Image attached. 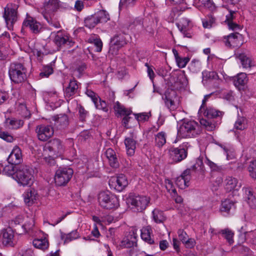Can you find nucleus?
Masks as SVG:
<instances>
[{"label": "nucleus", "instance_id": "nucleus-44", "mask_svg": "<svg viewBox=\"0 0 256 256\" xmlns=\"http://www.w3.org/2000/svg\"><path fill=\"white\" fill-rule=\"evenodd\" d=\"M138 0H120L119 4V8L122 10L123 8H127L133 7Z\"/></svg>", "mask_w": 256, "mask_h": 256}, {"label": "nucleus", "instance_id": "nucleus-22", "mask_svg": "<svg viewBox=\"0 0 256 256\" xmlns=\"http://www.w3.org/2000/svg\"><path fill=\"white\" fill-rule=\"evenodd\" d=\"M176 25L179 30L184 34V36L190 37L189 34L186 33L187 30H189L192 26V22L190 19L186 18H182Z\"/></svg>", "mask_w": 256, "mask_h": 256}, {"label": "nucleus", "instance_id": "nucleus-50", "mask_svg": "<svg viewBox=\"0 0 256 256\" xmlns=\"http://www.w3.org/2000/svg\"><path fill=\"white\" fill-rule=\"evenodd\" d=\"M80 237V234L77 230H72L70 232L66 234L64 237V243L69 242L73 240L78 238Z\"/></svg>", "mask_w": 256, "mask_h": 256}, {"label": "nucleus", "instance_id": "nucleus-24", "mask_svg": "<svg viewBox=\"0 0 256 256\" xmlns=\"http://www.w3.org/2000/svg\"><path fill=\"white\" fill-rule=\"evenodd\" d=\"M248 81V78L246 73L241 72L238 74L236 76H235L234 83L236 87L238 90H244V86L247 84Z\"/></svg>", "mask_w": 256, "mask_h": 256}, {"label": "nucleus", "instance_id": "nucleus-43", "mask_svg": "<svg viewBox=\"0 0 256 256\" xmlns=\"http://www.w3.org/2000/svg\"><path fill=\"white\" fill-rule=\"evenodd\" d=\"M242 236V242H243L246 238H250V242L254 244H256V230L249 232H245Z\"/></svg>", "mask_w": 256, "mask_h": 256}, {"label": "nucleus", "instance_id": "nucleus-46", "mask_svg": "<svg viewBox=\"0 0 256 256\" xmlns=\"http://www.w3.org/2000/svg\"><path fill=\"white\" fill-rule=\"evenodd\" d=\"M14 164H10L6 166L3 169V173L8 176H12L14 178L16 171V168Z\"/></svg>", "mask_w": 256, "mask_h": 256}, {"label": "nucleus", "instance_id": "nucleus-39", "mask_svg": "<svg viewBox=\"0 0 256 256\" xmlns=\"http://www.w3.org/2000/svg\"><path fill=\"white\" fill-rule=\"evenodd\" d=\"M218 233L221 234L222 235L226 240L230 244H233L234 233L232 230L229 228H225L222 230Z\"/></svg>", "mask_w": 256, "mask_h": 256}, {"label": "nucleus", "instance_id": "nucleus-6", "mask_svg": "<svg viewBox=\"0 0 256 256\" xmlns=\"http://www.w3.org/2000/svg\"><path fill=\"white\" fill-rule=\"evenodd\" d=\"M100 206L106 210L114 209L119 206L118 198L108 191L102 192L98 196Z\"/></svg>", "mask_w": 256, "mask_h": 256}, {"label": "nucleus", "instance_id": "nucleus-18", "mask_svg": "<svg viewBox=\"0 0 256 256\" xmlns=\"http://www.w3.org/2000/svg\"><path fill=\"white\" fill-rule=\"evenodd\" d=\"M80 84L74 78L70 80L68 85L65 88L64 93L65 96L70 98L78 92Z\"/></svg>", "mask_w": 256, "mask_h": 256}, {"label": "nucleus", "instance_id": "nucleus-48", "mask_svg": "<svg viewBox=\"0 0 256 256\" xmlns=\"http://www.w3.org/2000/svg\"><path fill=\"white\" fill-rule=\"evenodd\" d=\"M232 206H234V203L230 200H226L222 202L220 210L228 212Z\"/></svg>", "mask_w": 256, "mask_h": 256}, {"label": "nucleus", "instance_id": "nucleus-12", "mask_svg": "<svg viewBox=\"0 0 256 256\" xmlns=\"http://www.w3.org/2000/svg\"><path fill=\"white\" fill-rule=\"evenodd\" d=\"M27 28H30L32 33L36 34L40 32L42 26L40 22L34 18L30 16H27L22 23V32H23Z\"/></svg>", "mask_w": 256, "mask_h": 256}, {"label": "nucleus", "instance_id": "nucleus-8", "mask_svg": "<svg viewBox=\"0 0 256 256\" xmlns=\"http://www.w3.org/2000/svg\"><path fill=\"white\" fill-rule=\"evenodd\" d=\"M73 174V170L70 168H60L56 172L55 184L58 186H65L70 180Z\"/></svg>", "mask_w": 256, "mask_h": 256}, {"label": "nucleus", "instance_id": "nucleus-58", "mask_svg": "<svg viewBox=\"0 0 256 256\" xmlns=\"http://www.w3.org/2000/svg\"><path fill=\"white\" fill-rule=\"evenodd\" d=\"M135 118L138 122H142L147 120L149 118V115L148 113L143 112L138 114H134Z\"/></svg>", "mask_w": 256, "mask_h": 256}, {"label": "nucleus", "instance_id": "nucleus-41", "mask_svg": "<svg viewBox=\"0 0 256 256\" xmlns=\"http://www.w3.org/2000/svg\"><path fill=\"white\" fill-rule=\"evenodd\" d=\"M98 24V22L95 14L87 17L84 20L85 26L90 28H94Z\"/></svg>", "mask_w": 256, "mask_h": 256}, {"label": "nucleus", "instance_id": "nucleus-4", "mask_svg": "<svg viewBox=\"0 0 256 256\" xmlns=\"http://www.w3.org/2000/svg\"><path fill=\"white\" fill-rule=\"evenodd\" d=\"M26 68L23 64L14 62L10 66L8 74L12 82L15 84H20L26 80Z\"/></svg>", "mask_w": 256, "mask_h": 256}, {"label": "nucleus", "instance_id": "nucleus-61", "mask_svg": "<svg viewBox=\"0 0 256 256\" xmlns=\"http://www.w3.org/2000/svg\"><path fill=\"white\" fill-rule=\"evenodd\" d=\"M180 240L184 243L188 239V236L186 233L182 230H179L178 232Z\"/></svg>", "mask_w": 256, "mask_h": 256}, {"label": "nucleus", "instance_id": "nucleus-40", "mask_svg": "<svg viewBox=\"0 0 256 256\" xmlns=\"http://www.w3.org/2000/svg\"><path fill=\"white\" fill-rule=\"evenodd\" d=\"M98 23L106 22L110 20V16L106 10H100L95 14Z\"/></svg>", "mask_w": 256, "mask_h": 256}, {"label": "nucleus", "instance_id": "nucleus-28", "mask_svg": "<svg viewBox=\"0 0 256 256\" xmlns=\"http://www.w3.org/2000/svg\"><path fill=\"white\" fill-rule=\"evenodd\" d=\"M242 38V35L238 32L231 34L224 38L225 39V44L227 46H234L235 44H237L238 40H241Z\"/></svg>", "mask_w": 256, "mask_h": 256}, {"label": "nucleus", "instance_id": "nucleus-21", "mask_svg": "<svg viewBox=\"0 0 256 256\" xmlns=\"http://www.w3.org/2000/svg\"><path fill=\"white\" fill-rule=\"evenodd\" d=\"M14 232L10 228H8L3 230L2 242L6 246H12L14 244Z\"/></svg>", "mask_w": 256, "mask_h": 256}, {"label": "nucleus", "instance_id": "nucleus-47", "mask_svg": "<svg viewBox=\"0 0 256 256\" xmlns=\"http://www.w3.org/2000/svg\"><path fill=\"white\" fill-rule=\"evenodd\" d=\"M189 68L190 70L194 73L200 72L201 70V63L200 60H193L191 62Z\"/></svg>", "mask_w": 256, "mask_h": 256}, {"label": "nucleus", "instance_id": "nucleus-52", "mask_svg": "<svg viewBox=\"0 0 256 256\" xmlns=\"http://www.w3.org/2000/svg\"><path fill=\"white\" fill-rule=\"evenodd\" d=\"M96 108L102 110L104 112H107L108 108L105 101L102 100L99 98L94 102Z\"/></svg>", "mask_w": 256, "mask_h": 256}, {"label": "nucleus", "instance_id": "nucleus-3", "mask_svg": "<svg viewBox=\"0 0 256 256\" xmlns=\"http://www.w3.org/2000/svg\"><path fill=\"white\" fill-rule=\"evenodd\" d=\"M202 130L198 124L194 120L185 121L178 130L179 137L183 138H194L200 134Z\"/></svg>", "mask_w": 256, "mask_h": 256}, {"label": "nucleus", "instance_id": "nucleus-16", "mask_svg": "<svg viewBox=\"0 0 256 256\" xmlns=\"http://www.w3.org/2000/svg\"><path fill=\"white\" fill-rule=\"evenodd\" d=\"M170 156L172 160L176 162H180L187 156L186 150L180 146L172 148L170 150Z\"/></svg>", "mask_w": 256, "mask_h": 256}, {"label": "nucleus", "instance_id": "nucleus-11", "mask_svg": "<svg viewBox=\"0 0 256 256\" xmlns=\"http://www.w3.org/2000/svg\"><path fill=\"white\" fill-rule=\"evenodd\" d=\"M38 138L42 142H46L54 134V129L48 125L40 124L36 126L35 130Z\"/></svg>", "mask_w": 256, "mask_h": 256}, {"label": "nucleus", "instance_id": "nucleus-42", "mask_svg": "<svg viewBox=\"0 0 256 256\" xmlns=\"http://www.w3.org/2000/svg\"><path fill=\"white\" fill-rule=\"evenodd\" d=\"M200 124L208 131L213 130L216 128V124L212 120H207L202 118L200 120Z\"/></svg>", "mask_w": 256, "mask_h": 256}, {"label": "nucleus", "instance_id": "nucleus-14", "mask_svg": "<svg viewBox=\"0 0 256 256\" xmlns=\"http://www.w3.org/2000/svg\"><path fill=\"white\" fill-rule=\"evenodd\" d=\"M46 148L56 156L61 154L64 150L62 142L57 138L50 140L46 146Z\"/></svg>", "mask_w": 256, "mask_h": 256}, {"label": "nucleus", "instance_id": "nucleus-30", "mask_svg": "<svg viewBox=\"0 0 256 256\" xmlns=\"http://www.w3.org/2000/svg\"><path fill=\"white\" fill-rule=\"evenodd\" d=\"M152 230L150 226L143 227L141 230V238L146 242L150 244H154V240L151 238L150 234Z\"/></svg>", "mask_w": 256, "mask_h": 256}, {"label": "nucleus", "instance_id": "nucleus-55", "mask_svg": "<svg viewBox=\"0 0 256 256\" xmlns=\"http://www.w3.org/2000/svg\"><path fill=\"white\" fill-rule=\"evenodd\" d=\"M204 162L207 164L212 171H218L220 170V166L213 162L211 161L207 156H206Z\"/></svg>", "mask_w": 256, "mask_h": 256}, {"label": "nucleus", "instance_id": "nucleus-5", "mask_svg": "<svg viewBox=\"0 0 256 256\" xmlns=\"http://www.w3.org/2000/svg\"><path fill=\"white\" fill-rule=\"evenodd\" d=\"M150 201V198L145 196L136 195L130 194L126 198V202L132 208L138 212H141L148 206Z\"/></svg>", "mask_w": 256, "mask_h": 256}, {"label": "nucleus", "instance_id": "nucleus-51", "mask_svg": "<svg viewBox=\"0 0 256 256\" xmlns=\"http://www.w3.org/2000/svg\"><path fill=\"white\" fill-rule=\"evenodd\" d=\"M52 73L53 69L52 67L50 66H46L43 67L40 76L41 78H48Z\"/></svg>", "mask_w": 256, "mask_h": 256}, {"label": "nucleus", "instance_id": "nucleus-2", "mask_svg": "<svg viewBox=\"0 0 256 256\" xmlns=\"http://www.w3.org/2000/svg\"><path fill=\"white\" fill-rule=\"evenodd\" d=\"M33 173V170L28 166L20 165L16 166L14 179L21 186H30L34 182Z\"/></svg>", "mask_w": 256, "mask_h": 256}, {"label": "nucleus", "instance_id": "nucleus-13", "mask_svg": "<svg viewBox=\"0 0 256 256\" xmlns=\"http://www.w3.org/2000/svg\"><path fill=\"white\" fill-rule=\"evenodd\" d=\"M176 96V91L172 89H168L165 92L164 95L162 97L166 106L170 110H174L176 108V105L174 101Z\"/></svg>", "mask_w": 256, "mask_h": 256}, {"label": "nucleus", "instance_id": "nucleus-26", "mask_svg": "<svg viewBox=\"0 0 256 256\" xmlns=\"http://www.w3.org/2000/svg\"><path fill=\"white\" fill-rule=\"evenodd\" d=\"M106 156L111 167L116 168L118 166V157L114 150L111 148H108L106 151Z\"/></svg>", "mask_w": 256, "mask_h": 256}, {"label": "nucleus", "instance_id": "nucleus-34", "mask_svg": "<svg viewBox=\"0 0 256 256\" xmlns=\"http://www.w3.org/2000/svg\"><path fill=\"white\" fill-rule=\"evenodd\" d=\"M154 220L156 223H162L166 220V216L164 212L158 209L155 208L152 211Z\"/></svg>", "mask_w": 256, "mask_h": 256}, {"label": "nucleus", "instance_id": "nucleus-49", "mask_svg": "<svg viewBox=\"0 0 256 256\" xmlns=\"http://www.w3.org/2000/svg\"><path fill=\"white\" fill-rule=\"evenodd\" d=\"M0 138L8 142H12L14 140V136L10 133L2 131L1 128H0Z\"/></svg>", "mask_w": 256, "mask_h": 256}, {"label": "nucleus", "instance_id": "nucleus-27", "mask_svg": "<svg viewBox=\"0 0 256 256\" xmlns=\"http://www.w3.org/2000/svg\"><path fill=\"white\" fill-rule=\"evenodd\" d=\"M54 42L58 46H60L64 44H67V43H68V44H70V43L71 42L68 36L61 31L57 32Z\"/></svg>", "mask_w": 256, "mask_h": 256}, {"label": "nucleus", "instance_id": "nucleus-45", "mask_svg": "<svg viewBox=\"0 0 256 256\" xmlns=\"http://www.w3.org/2000/svg\"><path fill=\"white\" fill-rule=\"evenodd\" d=\"M248 170L250 177L256 180V160L250 162Z\"/></svg>", "mask_w": 256, "mask_h": 256}, {"label": "nucleus", "instance_id": "nucleus-62", "mask_svg": "<svg viewBox=\"0 0 256 256\" xmlns=\"http://www.w3.org/2000/svg\"><path fill=\"white\" fill-rule=\"evenodd\" d=\"M86 94L91 98L93 102H95V101H96V100L98 98V95L90 90H86Z\"/></svg>", "mask_w": 256, "mask_h": 256}, {"label": "nucleus", "instance_id": "nucleus-31", "mask_svg": "<svg viewBox=\"0 0 256 256\" xmlns=\"http://www.w3.org/2000/svg\"><path fill=\"white\" fill-rule=\"evenodd\" d=\"M204 114L209 118H220L222 115V112L220 110H216L212 108L209 107L203 110L202 112Z\"/></svg>", "mask_w": 256, "mask_h": 256}, {"label": "nucleus", "instance_id": "nucleus-10", "mask_svg": "<svg viewBox=\"0 0 256 256\" xmlns=\"http://www.w3.org/2000/svg\"><path fill=\"white\" fill-rule=\"evenodd\" d=\"M128 184V181L125 175L119 174L117 176L112 177L109 180V186L111 189L118 192H122Z\"/></svg>", "mask_w": 256, "mask_h": 256}, {"label": "nucleus", "instance_id": "nucleus-17", "mask_svg": "<svg viewBox=\"0 0 256 256\" xmlns=\"http://www.w3.org/2000/svg\"><path fill=\"white\" fill-rule=\"evenodd\" d=\"M9 164L15 165L18 164L22 162V155L20 148L15 146L8 158Z\"/></svg>", "mask_w": 256, "mask_h": 256}, {"label": "nucleus", "instance_id": "nucleus-38", "mask_svg": "<svg viewBox=\"0 0 256 256\" xmlns=\"http://www.w3.org/2000/svg\"><path fill=\"white\" fill-rule=\"evenodd\" d=\"M34 246L38 248L44 250L48 246V242L46 238L35 239L33 240Z\"/></svg>", "mask_w": 256, "mask_h": 256}, {"label": "nucleus", "instance_id": "nucleus-33", "mask_svg": "<svg viewBox=\"0 0 256 256\" xmlns=\"http://www.w3.org/2000/svg\"><path fill=\"white\" fill-rule=\"evenodd\" d=\"M114 108L116 114L120 116L124 115H130L132 114V111L126 108L120 104L118 102H117L115 104Z\"/></svg>", "mask_w": 256, "mask_h": 256}, {"label": "nucleus", "instance_id": "nucleus-60", "mask_svg": "<svg viewBox=\"0 0 256 256\" xmlns=\"http://www.w3.org/2000/svg\"><path fill=\"white\" fill-rule=\"evenodd\" d=\"M93 44L96 46V50L98 52L102 51V42L100 38H96L94 40Z\"/></svg>", "mask_w": 256, "mask_h": 256}, {"label": "nucleus", "instance_id": "nucleus-37", "mask_svg": "<svg viewBox=\"0 0 256 256\" xmlns=\"http://www.w3.org/2000/svg\"><path fill=\"white\" fill-rule=\"evenodd\" d=\"M129 237L124 238L121 242L120 246L123 248H129L133 246L136 243V238L135 236L130 234Z\"/></svg>", "mask_w": 256, "mask_h": 256}, {"label": "nucleus", "instance_id": "nucleus-56", "mask_svg": "<svg viewBox=\"0 0 256 256\" xmlns=\"http://www.w3.org/2000/svg\"><path fill=\"white\" fill-rule=\"evenodd\" d=\"M202 74L203 81L214 79L216 76V74L214 72L204 71Z\"/></svg>", "mask_w": 256, "mask_h": 256}, {"label": "nucleus", "instance_id": "nucleus-64", "mask_svg": "<svg viewBox=\"0 0 256 256\" xmlns=\"http://www.w3.org/2000/svg\"><path fill=\"white\" fill-rule=\"evenodd\" d=\"M222 96L224 99L231 101L234 99L233 92L232 91L225 92L223 94Z\"/></svg>", "mask_w": 256, "mask_h": 256}, {"label": "nucleus", "instance_id": "nucleus-25", "mask_svg": "<svg viewBox=\"0 0 256 256\" xmlns=\"http://www.w3.org/2000/svg\"><path fill=\"white\" fill-rule=\"evenodd\" d=\"M124 142L128 155L130 156H133L135 152L136 148V140L133 136H132L126 138Z\"/></svg>", "mask_w": 256, "mask_h": 256}, {"label": "nucleus", "instance_id": "nucleus-54", "mask_svg": "<svg viewBox=\"0 0 256 256\" xmlns=\"http://www.w3.org/2000/svg\"><path fill=\"white\" fill-rule=\"evenodd\" d=\"M246 120L242 117L238 118L234 124V128L236 130H242L246 128Z\"/></svg>", "mask_w": 256, "mask_h": 256}, {"label": "nucleus", "instance_id": "nucleus-1", "mask_svg": "<svg viewBox=\"0 0 256 256\" xmlns=\"http://www.w3.org/2000/svg\"><path fill=\"white\" fill-rule=\"evenodd\" d=\"M59 8V2L58 0H48L46 1L40 9V12L44 18L49 24L50 25L55 28H60V25L57 20L54 12Z\"/></svg>", "mask_w": 256, "mask_h": 256}, {"label": "nucleus", "instance_id": "nucleus-9", "mask_svg": "<svg viewBox=\"0 0 256 256\" xmlns=\"http://www.w3.org/2000/svg\"><path fill=\"white\" fill-rule=\"evenodd\" d=\"M196 169V165H193L190 168L186 169L178 177L176 180V184L180 189H184L189 186L190 181L192 178V173Z\"/></svg>", "mask_w": 256, "mask_h": 256}, {"label": "nucleus", "instance_id": "nucleus-35", "mask_svg": "<svg viewBox=\"0 0 256 256\" xmlns=\"http://www.w3.org/2000/svg\"><path fill=\"white\" fill-rule=\"evenodd\" d=\"M166 134L164 132L158 133L155 136V144L158 148L162 147L166 143Z\"/></svg>", "mask_w": 256, "mask_h": 256}, {"label": "nucleus", "instance_id": "nucleus-20", "mask_svg": "<svg viewBox=\"0 0 256 256\" xmlns=\"http://www.w3.org/2000/svg\"><path fill=\"white\" fill-rule=\"evenodd\" d=\"M244 194V198L250 207L252 208H256V198L252 190L249 188L242 189Z\"/></svg>", "mask_w": 256, "mask_h": 256}, {"label": "nucleus", "instance_id": "nucleus-29", "mask_svg": "<svg viewBox=\"0 0 256 256\" xmlns=\"http://www.w3.org/2000/svg\"><path fill=\"white\" fill-rule=\"evenodd\" d=\"M6 126L10 129H18L22 128L24 122L21 120L16 118H6L4 122Z\"/></svg>", "mask_w": 256, "mask_h": 256}, {"label": "nucleus", "instance_id": "nucleus-19", "mask_svg": "<svg viewBox=\"0 0 256 256\" xmlns=\"http://www.w3.org/2000/svg\"><path fill=\"white\" fill-rule=\"evenodd\" d=\"M23 197L25 204L30 206L32 205L38 198V194L34 188H29L24 192Z\"/></svg>", "mask_w": 256, "mask_h": 256}, {"label": "nucleus", "instance_id": "nucleus-57", "mask_svg": "<svg viewBox=\"0 0 256 256\" xmlns=\"http://www.w3.org/2000/svg\"><path fill=\"white\" fill-rule=\"evenodd\" d=\"M178 66L180 68H184L189 61V58H178L176 60Z\"/></svg>", "mask_w": 256, "mask_h": 256}, {"label": "nucleus", "instance_id": "nucleus-59", "mask_svg": "<svg viewBox=\"0 0 256 256\" xmlns=\"http://www.w3.org/2000/svg\"><path fill=\"white\" fill-rule=\"evenodd\" d=\"M116 44H114L112 42L110 41V44L109 53L112 55H116L118 54L119 50L120 48Z\"/></svg>", "mask_w": 256, "mask_h": 256}, {"label": "nucleus", "instance_id": "nucleus-23", "mask_svg": "<svg viewBox=\"0 0 256 256\" xmlns=\"http://www.w3.org/2000/svg\"><path fill=\"white\" fill-rule=\"evenodd\" d=\"M240 186V184H239L237 179L228 176L225 180V189L227 192L238 190Z\"/></svg>", "mask_w": 256, "mask_h": 256}, {"label": "nucleus", "instance_id": "nucleus-15", "mask_svg": "<svg viewBox=\"0 0 256 256\" xmlns=\"http://www.w3.org/2000/svg\"><path fill=\"white\" fill-rule=\"evenodd\" d=\"M52 120L54 122L53 124L56 128L60 130L67 128L69 124L68 116L64 114H60L52 116Z\"/></svg>", "mask_w": 256, "mask_h": 256}, {"label": "nucleus", "instance_id": "nucleus-7", "mask_svg": "<svg viewBox=\"0 0 256 256\" xmlns=\"http://www.w3.org/2000/svg\"><path fill=\"white\" fill-rule=\"evenodd\" d=\"M18 6L16 4L9 3L4 8L3 17L8 28L12 30L14 24L18 20Z\"/></svg>", "mask_w": 256, "mask_h": 256}, {"label": "nucleus", "instance_id": "nucleus-36", "mask_svg": "<svg viewBox=\"0 0 256 256\" xmlns=\"http://www.w3.org/2000/svg\"><path fill=\"white\" fill-rule=\"evenodd\" d=\"M112 42L114 44L118 46L119 47L124 46L127 42V40L124 34H118L115 36L111 38Z\"/></svg>", "mask_w": 256, "mask_h": 256}, {"label": "nucleus", "instance_id": "nucleus-63", "mask_svg": "<svg viewBox=\"0 0 256 256\" xmlns=\"http://www.w3.org/2000/svg\"><path fill=\"white\" fill-rule=\"evenodd\" d=\"M145 66L147 67V72L148 76L152 80H153L154 78L155 77V74L152 66H150L148 63H146Z\"/></svg>", "mask_w": 256, "mask_h": 256}, {"label": "nucleus", "instance_id": "nucleus-53", "mask_svg": "<svg viewBox=\"0 0 256 256\" xmlns=\"http://www.w3.org/2000/svg\"><path fill=\"white\" fill-rule=\"evenodd\" d=\"M198 3V6H203L211 10H213L214 8V3L211 0H199Z\"/></svg>", "mask_w": 256, "mask_h": 256}, {"label": "nucleus", "instance_id": "nucleus-32", "mask_svg": "<svg viewBox=\"0 0 256 256\" xmlns=\"http://www.w3.org/2000/svg\"><path fill=\"white\" fill-rule=\"evenodd\" d=\"M237 56L240 60L244 68H250L254 66V62L252 60L247 56L244 54H240Z\"/></svg>", "mask_w": 256, "mask_h": 256}]
</instances>
